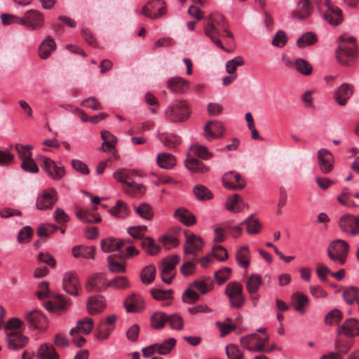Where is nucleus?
Returning <instances> with one entry per match:
<instances>
[{
	"mask_svg": "<svg viewBox=\"0 0 359 359\" xmlns=\"http://www.w3.org/2000/svg\"><path fill=\"white\" fill-rule=\"evenodd\" d=\"M130 172L126 169H120L114 173V177L118 182L124 184L123 189L125 193L131 196L143 194L144 192V187L142 184H137L133 181Z\"/></svg>",
	"mask_w": 359,
	"mask_h": 359,
	"instance_id": "20e7f679",
	"label": "nucleus"
},
{
	"mask_svg": "<svg viewBox=\"0 0 359 359\" xmlns=\"http://www.w3.org/2000/svg\"><path fill=\"white\" fill-rule=\"evenodd\" d=\"M226 353L229 359H243V353L234 344H229L226 347Z\"/></svg>",
	"mask_w": 359,
	"mask_h": 359,
	"instance_id": "774afa93",
	"label": "nucleus"
},
{
	"mask_svg": "<svg viewBox=\"0 0 359 359\" xmlns=\"http://www.w3.org/2000/svg\"><path fill=\"white\" fill-rule=\"evenodd\" d=\"M180 262V257L177 255H172L167 257L163 261V266L161 269L166 270L168 272H174L175 266Z\"/></svg>",
	"mask_w": 359,
	"mask_h": 359,
	"instance_id": "338daca9",
	"label": "nucleus"
},
{
	"mask_svg": "<svg viewBox=\"0 0 359 359\" xmlns=\"http://www.w3.org/2000/svg\"><path fill=\"white\" fill-rule=\"evenodd\" d=\"M108 287L102 273H95L88 279L86 284V289L89 291L100 292Z\"/></svg>",
	"mask_w": 359,
	"mask_h": 359,
	"instance_id": "393cba45",
	"label": "nucleus"
},
{
	"mask_svg": "<svg viewBox=\"0 0 359 359\" xmlns=\"http://www.w3.org/2000/svg\"><path fill=\"white\" fill-rule=\"evenodd\" d=\"M57 201V192L53 188L44 190L36 199V206L39 210L50 209Z\"/></svg>",
	"mask_w": 359,
	"mask_h": 359,
	"instance_id": "9b49d317",
	"label": "nucleus"
},
{
	"mask_svg": "<svg viewBox=\"0 0 359 359\" xmlns=\"http://www.w3.org/2000/svg\"><path fill=\"white\" fill-rule=\"evenodd\" d=\"M6 342L9 349L17 351L26 346L28 338L18 331H11L7 332Z\"/></svg>",
	"mask_w": 359,
	"mask_h": 359,
	"instance_id": "2eb2a0df",
	"label": "nucleus"
},
{
	"mask_svg": "<svg viewBox=\"0 0 359 359\" xmlns=\"http://www.w3.org/2000/svg\"><path fill=\"white\" fill-rule=\"evenodd\" d=\"M323 4L327 7L323 17L331 25L337 26L341 23L343 20L341 10L332 4L330 0H324Z\"/></svg>",
	"mask_w": 359,
	"mask_h": 359,
	"instance_id": "f8f14e48",
	"label": "nucleus"
},
{
	"mask_svg": "<svg viewBox=\"0 0 359 359\" xmlns=\"http://www.w3.org/2000/svg\"><path fill=\"white\" fill-rule=\"evenodd\" d=\"M109 270L112 273H123L126 271V265L117 260L116 255H111L108 257Z\"/></svg>",
	"mask_w": 359,
	"mask_h": 359,
	"instance_id": "de8ad7c7",
	"label": "nucleus"
},
{
	"mask_svg": "<svg viewBox=\"0 0 359 359\" xmlns=\"http://www.w3.org/2000/svg\"><path fill=\"white\" fill-rule=\"evenodd\" d=\"M125 306L128 312L137 313L143 309L144 302L140 296L132 294L125 300Z\"/></svg>",
	"mask_w": 359,
	"mask_h": 359,
	"instance_id": "c85d7f7f",
	"label": "nucleus"
},
{
	"mask_svg": "<svg viewBox=\"0 0 359 359\" xmlns=\"http://www.w3.org/2000/svg\"><path fill=\"white\" fill-rule=\"evenodd\" d=\"M186 168L193 172L199 174H205L209 171V168L207 167L203 162L195 158L190 154H187V159L184 162Z\"/></svg>",
	"mask_w": 359,
	"mask_h": 359,
	"instance_id": "bb28decb",
	"label": "nucleus"
},
{
	"mask_svg": "<svg viewBox=\"0 0 359 359\" xmlns=\"http://www.w3.org/2000/svg\"><path fill=\"white\" fill-rule=\"evenodd\" d=\"M196 197L200 201L209 200L212 198V193L203 185H196L194 189Z\"/></svg>",
	"mask_w": 359,
	"mask_h": 359,
	"instance_id": "680f3d73",
	"label": "nucleus"
},
{
	"mask_svg": "<svg viewBox=\"0 0 359 359\" xmlns=\"http://www.w3.org/2000/svg\"><path fill=\"white\" fill-rule=\"evenodd\" d=\"M156 269L154 266H147L144 267L140 274L141 280L144 284L151 283L155 278Z\"/></svg>",
	"mask_w": 359,
	"mask_h": 359,
	"instance_id": "052dcab7",
	"label": "nucleus"
},
{
	"mask_svg": "<svg viewBox=\"0 0 359 359\" xmlns=\"http://www.w3.org/2000/svg\"><path fill=\"white\" fill-rule=\"evenodd\" d=\"M292 300L295 309L300 313H304L306 311L309 299L308 297L302 292H295Z\"/></svg>",
	"mask_w": 359,
	"mask_h": 359,
	"instance_id": "ea45409f",
	"label": "nucleus"
},
{
	"mask_svg": "<svg viewBox=\"0 0 359 359\" xmlns=\"http://www.w3.org/2000/svg\"><path fill=\"white\" fill-rule=\"evenodd\" d=\"M318 161L320 171L324 174L330 173L333 169L334 156L332 154L325 149H320L318 151Z\"/></svg>",
	"mask_w": 359,
	"mask_h": 359,
	"instance_id": "4468645a",
	"label": "nucleus"
},
{
	"mask_svg": "<svg viewBox=\"0 0 359 359\" xmlns=\"http://www.w3.org/2000/svg\"><path fill=\"white\" fill-rule=\"evenodd\" d=\"M176 344L174 338L165 340L162 344H154L142 349V354L144 357L149 358L154 353H158L161 355H165L170 352Z\"/></svg>",
	"mask_w": 359,
	"mask_h": 359,
	"instance_id": "1a4fd4ad",
	"label": "nucleus"
},
{
	"mask_svg": "<svg viewBox=\"0 0 359 359\" xmlns=\"http://www.w3.org/2000/svg\"><path fill=\"white\" fill-rule=\"evenodd\" d=\"M226 294L230 300L231 306L240 308L243 305L245 297L241 284L237 282L229 283L226 287Z\"/></svg>",
	"mask_w": 359,
	"mask_h": 359,
	"instance_id": "0eeeda50",
	"label": "nucleus"
},
{
	"mask_svg": "<svg viewBox=\"0 0 359 359\" xmlns=\"http://www.w3.org/2000/svg\"><path fill=\"white\" fill-rule=\"evenodd\" d=\"M174 217L186 226H191L196 223V217L189 210L184 208H177Z\"/></svg>",
	"mask_w": 359,
	"mask_h": 359,
	"instance_id": "2f4dec72",
	"label": "nucleus"
},
{
	"mask_svg": "<svg viewBox=\"0 0 359 359\" xmlns=\"http://www.w3.org/2000/svg\"><path fill=\"white\" fill-rule=\"evenodd\" d=\"M126 241H117L116 239L109 238L101 241V248L104 252H111L116 250H119L124 246Z\"/></svg>",
	"mask_w": 359,
	"mask_h": 359,
	"instance_id": "58836bf2",
	"label": "nucleus"
},
{
	"mask_svg": "<svg viewBox=\"0 0 359 359\" xmlns=\"http://www.w3.org/2000/svg\"><path fill=\"white\" fill-rule=\"evenodd\" d=\"M152 297L158 301H163V306H169L172 299L173 291L172 290H163L154 289L151 291Z\"/></svg>",
	"mask_w": 359,
	"mask_h": 359,
	"instance_id": "37998d69",
	"label": "nucleus"
},
{
	"mask_svg": "<svg viewBox=\"0 0 359 359\" xmlns=\"http://www.w3.org/2000/svg\"><path fill=\"white\" fill-rule=\"evenodd\" d=\"M37 358L39 359H59L60 355L53 345L45 343L39 348Z\"/></svg>",
	"mask_w": 359,
	"mask_h": 359,
	"instance_id": "c9c22d12",
	"label": "nucleus"
},
{
	"mask_svg": "<svg viewBox=\"0 0 359 359\" xmlns=\"http://www.w3.org/2000/svg\"><path fill=\"white\" fill-rule=\"evenodd\" d=\"M224 186L229 189H242L245 187V182L240 174L229 171L222 178Z\"/></svg>",
	"mask_w": 359,
	"mask_h": 359,
	"instance_id": "f3484780",
	"label": "nucleus"
},
{
	"mask_svg": "<svg viewBox=\"0 0 359 359\" xmlns=\"http://www.w3.org/2000/svg\"><path fill=\"white\" fill-rule=\"evenodd\" d=\"M344 298L347 304H352L359 300V289L351 287L346 289L343 293Z\"/></svg>",
	"mask_w": 359,
	"mask_h": 359,
	"instance_id": "13d9d810",
	"label": "nucleus"
},
{
	"mask_svg": "<svg viewBox=\"0 0 359 359\" xmlns=\"http://www.w3.org/2000/svg\"><path fill=\"white\" fill-rule=\"evenodd\" d=\"M189 81L182 77L176 76L168 81V88L174 93H184L189 90Z\"/></svg>",
	"mask_w": 359,
	"mask_h": 359,
	"instance_id": "a878e982",
	"label": "nucleus"
},
{
	"mask_svg": "<svg viewBox=\"0 0 359 359\" xmlns=\"http://www.w3.org/2000/svg\"><path fill=\"white\" fill-rule=\"evenodd\" d=\"M243 198L238 194L229 197L226 202V208L231 212H239L244 208Z\"/></svg>",
	"mask_w": 359,
	"mask_h": 359,
	"instance_id": "4c0bfd02",
	"label": "nucleus"
},
{
	"mask_svg": "<svg viewBox=\"0 0 359 359\" xmlns=\"http://www.w3.org/2000/svg\"><path fill=\"white\" fill-rule=\"evenodd\" d=\"M56 49V43L54 39L48 36L44 41L41 42L39 48V55L41 59H47Z\"/></svg>",
	"mask_w": 359,
	"mask_h": 359,
	"instance_id": "c756f323",
	"label": "nucleus"
},
{
	"mask_svg": "<svg viewBox=\"0 0 359 359\" xmlns=\"http://www.w3.org/2000/svg\"><path fill=\"white\" fill-rule=\"evenodd\" d=\"M338 225L341 231L349 236L359 234V218L351 215H342L338 221Z\"/></svg>",
	"mask_w": 359,
	"mask_h": 359,
	"instance_id": "423d86ee",
	"label": "nucleus"
},
{
	"mask_svg": "<svg viewBox=\"0 0 359 359\" xmlns=\"http://www.w3.org/2000/svg\"><path fill=\"white\" fill-rule=\"evenodd\" d=\"M69 304V302L67 299H65L61 295H57L54 302L48 301L46 302L45 307L51 312L55 311H62L65 310Z\"/></svg>",
	"mask_w": 359,
	"mask_h": 359,
	"instance_id": "f704fd0d",
	"label": "nucleus"
},
{
	"mask_svg": "<svg viewBox=\"0 0 359 359\" xmlns=\"http://www.w3.org/2000/svg\"><path fill=\"white\" fill-rule=\"evenodd\" d=\"M107 285L116 290H126L130 287V282L126 276H116L107 283Z\"/></svg>",
	"mask_w": 359,
	"mask_h": 359,
	"instance_id": "603ef678",
	"label": "nucleus"
},
{
	"mask_svg": "<svg viewBox=\"0 0 359 359\" xmlns=\"http://www.w3.org/2000/svg\"><path fill=\"white\" fill-rule=\"evenodd\" d=\"M158 138L166 147L170 149H174L181 143L180 137L172 133H159Z\"/></svg>",
	"mask_w": 359,
	"mask_h": 359,
	"instance_id": "e433bc0d",
	"label": "nucleus"
},
{
	"mask_svg": "<svg viewBox=\"0 0 359 359\" xmlns=\"http://www.w3.org/2000/svg\"><path fill=\"white\" fill-rule=\"evenodd\" d=\"M349 245L344 240L337 239L332 241L327 249V255L334 262L344 264L348 253Z\"/></svg>",
	"mask_w": 359,
	"mask_h": 359,
	"instance_id": "39448f33",
	"label": "nucleus"
},
{
	"mask_svg": "<svg viewBox=\"0 0 359 359\" xmlns=\"http://www.w3.org/2000/svg\"><path fill=\"white\" fill-rule=\"evenodd\" d=\"M187 154H190L195 158L198 157L203 160H209L213 156V154L208 151L206 147L200 144L192 145L188 150Z\"/></svg>",
	"mask_w": 359,
	"mask_h": 359,
	"instance_id": "72a5a7b5",
	"label": "nucleus"
},
{
	"mask_svg": "<svg viewBox=\"0 0 359 359\" xmlns=\"http://www.w3.org/2000/svg\"><path fill=\"white\" fill-rule=\"evenodd\" d=\"M77 217L81 221L86 223H99L101 222V218L99 216H95L92 212L88 210H79L76 212Z\"/></svg>",
	"mask_w": 359,
	"mask_h": 359,
	"instance_id": "864d4df0",
	"label": "nucleus"
},
{
	"mask_svg": "<svg viewBox=\"0 0 359 359\" xmlns=\"http://www.w3.org/2000/svg\"><path fill=\"white\" fill-rule=\"evenodd\" d=\"M156 161L158 166L165 169H170L176 164L175 156L168 153L159 154L157 156Z\"/></svg>",
	"mask_w": 359,
	"mask_h": 359,
	"instance_id": "a18cd8bd",
	"label": "nucleus"
},
{
	"mask_svg": "<svg viewBox=\"0 0 359 359\" xmlns=\"http://www.w3.org/2000/svg\"><path fill=\"white\" fill-rule=\"evenodd\" d=\"M244 63L243 58L241 56H237L226 62V71L229 74H237L236 69L238 67L243 66Z\"/></svg>",
	"mask_w": 359,
	"mask_h": 359,
	"instance_id": "6e6d98bb",
	"label": "nucleus"
},
{
	"mask_svg": "<svg viewBox=\"0 0 359 359\" xmlns=\"http://www.w3.org/2000/svg\"><path fill=\"white\" fill-rule=\"evenodd\" d=\"M142 247L150 255H156L161 251V247L151 237H145L142 241Z\"/></svg>",
	"mask_w": 359,
	"mask_h": 359,
	"instance_id": "09e8293b",
	"label": "nucleus"
},
{
	"mask_svg": "<svg viewBox=\"0 0 359 359\" xmlns=\"http://www.w3.org/2000/svg\"><path fill=\"white\" fill-rule=\"evenodd\" d=\"M105 306L104 297L100 295L90 297L87 303L88 311L91 315H95L101 312Z\"/></svg>",
	"mask_w": 359,
	"mask_h": 359,
	"instance_id": "7c9ffc66",
	"label": "nucleus"
},
{
	"mask_svg": "<svg viewBox=\"0 0 359 359\" xmlns=\"http://www.w3.org/2000/svg\"><path fill=\"white\" fill-rule=\"evenodd\" d=\"M14 147L18 153V156L22 162L32 158L31 151L33 149L32 146L29 144L22 145L20 144H16Z\"/></svg>",
	"mask_w": 359,
	"mask_h": 359,
	"instance_id": "4d7b16f0",
	"label": "nucleus"
},
{
	"mask_svg": "<svg viewBox=\"0 0 359 359\" xmlns=\"http://www.w3.org/2000/svg\"><path fill=\"white\" fill-rule=\"evenodd\" d=\"M318 41V36L314 32H309L302 34L297 41L299 48H303L307 46L315 44Z\"/></svg>",
	"mask_w": 359,
	"mask_h": 359,
	"instance_id": "8fccbe9b",
	"label": "nucleus"
},
{
	"mask_svg": "<svg viewBox=\"0 0 359 359\" xmlns=\"http://www.w3.org/2000/svg\"><path fill=\"white\" fill-rule=\"evenodd\" d=\"M165 12V4L162 0H150L142 10V14L152 20L163 16Z\"/></svg>",
	"mask_w": 359,
	"mask_h": 359,
	"instance_id": "6e6552de",
	"label": "nucleus"
},
{
	"mask_svg": "<svg viewBox=\"0 0 359 359\" xmlns=\"http://www.w3.org/2000/svg\"><path fill=\"white\" fill-rule=\"evenodd\" d=\"M335 53L337 60L341 65H350L357 56L355 39L347 35L341 36Z\"/></svg>",
	"mask_w": 359,
	"mask_h": 359,
	"instance_id": "f03ea898",
	"label": "nucleus"
},
{
	"mask_svg": "<svg viewBox=\"0 0 359 359\" xmlns=\"http://www.w3.org/2000/svg\"><path fill=\"white\" fill-rule=\"evenodd\" d=\"M109 212L113 216L123 219L129 215L130 210L126 203L118 200L116 201V205L109 210Z\"/></svg>",
	"mask_w": 359,
	"mask_h": 359,
	"instance_id": "49530a36",
	"label": "nucleus"
},
{
	"mask_svg": "<svg viewBox=\"0 0 359 359\" xmlns=\"http://www.w3.org/2000/svg\"><path fill=\"white\" fill-rule=\"evenodd\" d=\"M205 35L222 50L229 52L223 45L221 37L226 38L227 44L233 39V34L229 29V26L225 18L219 13H213L205 18L203 25Z\"/></svg>",
	"mask_w": 359,
	"mask_h": 359,
	"instance_id": "f257e3e1",
	"label": "nucleus"
},
{
	"mask_svg": "<svg viewBox=\"0 0 359 359\" xmlns=\"http://www.w3.org/2000/svg\"><path fill=\"white\" fill-rule=\"evenodd\" d=\"M313 11L311 0H299L297 9L292 12L291 16L293 18L300 20L308 19Z\"/></svg>",
	"mask_w": 359,
	"mask_h": 359,
	"instance_id": "dca6fc26",
	"label": "nucleus"
},
{
	"mask_svg": "<svg viewBox=\"0 0 359 359\" xmlns=\"http://www.w3.org/2000/svg\"><path fill=\"white\" fill-rule=\"evenodd\" d=\"M337 332L339 334H342L349 337L359 335V320L353 318L346 320L338 327Z\"/></svg>",
	"mask_w": 359,
	"mask_h": 359,
	"instance_id": "412c9836",
	"label": "nucleus"
},
{
	"mask_svg": "<svg viewBox=\"0 0 359 359\" xmlns=\"http://www.w3.org/2000/svg\"><path fill=\"white\" fill-rule=\"evenodd\" d=\"M101 137L103 140V143L101 146V149L103 151H109L114 155L115 158H118L116 156V150L115 145L117 142L116 137L107 130H102L101 132Z\"/></svg>",
	"mask_w": 359,
	"mask_h": 359,
	"instance_id": "cd10ccee",
	"label": "nucleus"
},
{
	"mask_svg": "<svg viewBox=\"0 0 359 359\" xmlns=\"http://www.w3.org/2000/svg\"><path fill=\"white\" fill-rule=\"evenodd\" d=\"M64 290L71 295H77L80 289L78 277L76 273L67 272L63 277Z\"/></svg>",
	"mask_w": 359,
	"mask_h": 359,
	"instance_id": "4be33fe9",
	"label": "nucleus"
},
{
	"mask_svg": "<svg viewBox=\"0 0 359 359\" xmlns=\"http://www.w3.org/2000/svg\"><path fill=\"white\" fill-rule=\"evenodd\" d=\"M43 167L48 175L55 180H60L65 175V168L57 166L53 160L48 157L43 158Z\"/></svg>",
	"mask_w": 359,
	"mask_h": 359,
	"instance_id": "5701e85b",
	"label": "nucleus"
},
{
	"mask_svg": "<svg viewBox=\"0 0 359 359\" xmlns=\"http://www.w3.org/2000/svg\"><path fill=\"white\" fill-rule=\"evenodd\" d=\"M93 328V320L92 318L86 317L78 320L76 326L74 329H76V332L83 334H88Z\"/></svg>",
	"mask_w": 359,
	"mask_h": 359,
	"instance_id": "3c124183",
	"label": "nucleus"
},
{
	"mask_svg": "<svg viewBox=\"0 0 359 359\" xmlns=\"http://www.w3.org/2000/svg\"><path fill=\"white\" fill-rule=\"evenodd\" d=\"M21 19L25 22L21 23V25L25 26L30 30L39 29L43 25V15L37 10L27 11Z\"/></svg>",
	"mask_w": 359,
	"mask_h": 359,
	"instance_id": "9d476101",
	"label": "nucleus"
},
{
	"mask_svg": "<svg viewBox=\"0 0 359 359\" xmlns=\"http://www.w3.org/2000/svg\"><path fill=\"white\" fill-rule=\"evenodd\" d=\"M261 337L257 334H251L241 339V345L250 351L262 352Z\"/></svg>",
	"mask_w": 359,
	"mask_h": 359,
	"instance_id": "b1692460",
	"label": "nucleus"
},
{
	"mask_svg": "<svg viewBox=\"0 0 359 359\" xmlns=\"http://www.w3.org/2000/svg\"><path fill=\"white\" fill-rule=\"evenodd\" d=\"M296 69L301 74L308 76L312 73V66L305 60L297 58L294 61Z\"/></svg>",
	"mask_w": 359,
	"mask_h": 359,
	"instance_id": "bf43d9fd",
	"label": "nucleus"
},
{
	"mask_svg": "<svg viewBox=\"0 0 359 359\" xmlns=\"http://www.w3.org/2000/svg\"><path fill=\"white\" fill-rule=\"evenodd\" d=\"M236 260L240 266L247 269L250 263V252L247 246L240 248L236 252Z\"/></svg>",
	"mask_w": 359,
	"mask_h": 359,
	"instance_id": "79ce46f5",
	"label": "nucleus"
},
{
	"mask_svg": "<svg viewBox=\"0 0 359 359\" xmlns=\"http://www.w3.org/2000/svg\"><path fill=\"white\" fill-rule=\"evenodd\" d=\"M25 318L30 326L36 329H45L47 327L48 320L43 313L38 310L28 312Z\"/></svg>",
	"mask_w": 359,
	"mask_h": 359,
	"instance_id": "aec40b11",
	"label": "nucleus"
},
{
	"mask_svg": "<svg viewBox=\"0 0 359 359\" xmlns=\"http://www.w3.org/2000/svg\"><path fill=\"white\" fill-rule=\"evenodd\" d=\"M343 318V314L341 311H340L338 309H333L329 313H327V315L325 317V323L327 325H332L334 323L338 324L341 320Z\"/></svg>",
	"mask_w": 359,
	"mask_h": 359,
	"instance_id": "69168bd1",
	"label": "nucleus"
},
{
	"mask_svg": "<svg viewBox=\"0 0 359 359\" xmlns=\"http://www.w3.org/2000/svg\"><path fill=\"white\" fill-rule=\"evenodd\" d=\"M134 209L137 214L146 219H151L153 217L152 208L147 203H142L139 206L134 205Z\"/></svg>",
	"mask_w": 359,
	"mask_h": 359,
	"instance_id": "e2e57ef3",
	"label": "nucleus"
},
{
	"mask_svg": "<svg viewBox=\"0 0 359 359\" xmlns=\"http://www.w3.org/2000/svg\"><path fill=\"white\" fill-rule=\"evenodd\" d=\"M224 132V126L218 121H210L204 126V136L208 140L222 137Z\"/></svg>",
	"mask_w": 359,
	"mask_h": 359,
	"instance_id": "a211bd4d",
	"label": "nucleus"
},
{
	"mask_svg": "<svg viewBox=\"0 0 359 359\" xmlns=\"http://www.w3.org/2000/svg\"><path fill=\"white\" fill-rule=\"evenodd\" d=\"M354 92L353 86L347 83H342L334 93L333 97L339 106H345Z\"/></svg>",
	"mask_w": 359,
	"mask_h": 359,
	"instance_id": "ddd939ff",
	"label": "nucleus"
},
{
	"mask_svg": "<svg viewBox=\"0 0 359 359\" xmlns=\"http://www.w3.org/2000/svg\"><path fill=\"white\" fill-rule=\"evenodd\" d=\"M189 104L185 100H176L168 106L165 111V118L170 122H184L190 116Z\"/></svg>",
	"mask_w": 359,
	"mask_h": 359,
	"instance_id": "7ed1b4c3",
	"label": "nucleus"
},
{
	"mask_svg": "<svg viewBox=\"0 0 359 359\" xmlns=\"http://www.w3.org/2000/svg\"><path fill=\"white\" fill-rule=\"evenodd\" d=\"M262 283V278L259 274L252 273L247 278V290L250 294H254L259 290Z\"/></svg>",
	"mask_w": 359,
	"mask_h": 359,
	"instance_id": "c03bdc74",
	"label": "nucleus"
},
{
	"mask_svg": "<svg viewBox=\"0 0 359 359\" xmlns=\"http://www.w3.org/2000/svg\"><path fill=\"white\" fill-rule=\"evenodd\" d=\"M34 234L32 228L29 226L23 227L18 235V241L20 243H29Z\"/></svg>",
	"mask_w": 359,
	"mask_h": 359,
	"instance_id": "0e129e2a",
	"label": "nucleus"
},
{
	"mask_svg": "<svg viewBox=\"0 0 359 359\" xmlns=\"http://www.w3.org/2000/svg\"><path fill=\"white\" fill-rule=\"evenodd\" d=\"M203 246L202 238L194 233L186 234V241L184 246L185 254L196 255L201 250Z\"/></svg>",
	"mask_w": 359,
	"mask_h": 359,
	"instance_id": "6ab92c4d",
	"label": "nucleus"
},
{
	"mask_svg": "<svg viewBox=\"0 0 359 359\" xmlns=\"http://www.w3.org/2000/svg\"><path fill=\"white\" fill-rule=\"evenodd\" d=\"M95 248L94 246L76 245L72 248V255L75 258L83 257L93 259Z\"/></svg>",
	"mask_w": 359,
	"mask_h": 359,
	"instance_id": "473e14b6",
	"label": "nucleus"
},
{
	"mask_svg": "<svg viewBox=\"0 0 359 359\" xmlns=\"http://www.w3.org/2000/svg\"><path fill=\"white\" fill-rule=\"evenodd\" d=\"M168 316L162 312L154 313L151 319V326L155 329L163 328L168 323Z\"/></svg>",
	"mask_w": 359,
	"mask_h": 359,
	"instance_id": "5fc2aeb1",
	"label": "nucleus"
},
{
	"mask_svg": "<svg viewBox=\"0 0 359 359\" xmlns=\"http://www.w3.org/2000/svg\"><path fill=\"white\" fill-rule=\"evenodd\" d=\"M241 225H245L248 233L250 234H258L262 227L260 222L257 219H255L252 215L243 220L241 223Z\"/></svg>",
	"mask_w": 359,
	"mask_h": 359,
	"instance_id": "a19ab883",
	"label": "nucleus"
}]
</instances>
